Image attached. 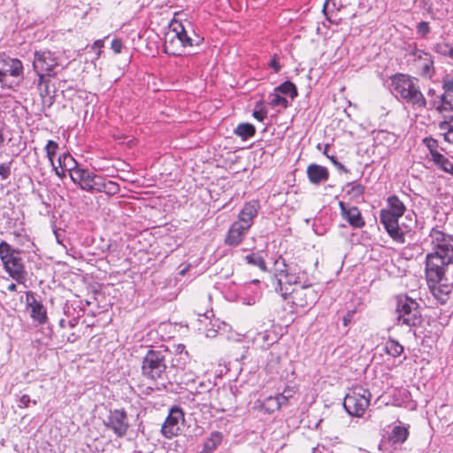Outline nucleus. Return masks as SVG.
<instances>
[{
  "label": "nucleus",
  "mask_w": 453,
  "mask_h": 453,
  "mask_svg": "<svg viewBox=\"0 0 453 453\" xmlns=\"http://www.w3.org/2000/svg\"><path fill=\"white\" fill-rule=\"evenodd\" d=\"M432 251L426 256L425 274L433 295L443 303L452 290L446 272L453 264V235L433 227L427 236Z\"/></svg>",
  "instance_id": "obj_1"
},
{
  "label": "nucleus",
  "mask_w": 453,
  "mask_h": 453,
  "mask_svg": "<svg viewBox=\"0 0 453 453\" xmlns=\"http://www.w3.org/2000/svg\"><path fill=\"white\" fill-rule=\"evenodd\" d=\"M283 280L288 285H299L291 291L293 303L296 306L306 308L312 306L319 299V293L308 282L306 273L301 271L297 265H288L285 259L280 257L274 264V274L271 279V286L274 291L286 299L288 291L283 288Z\"/></svg>",
  "instance_id": "obj_2"
},
{
  "label": "nucleus",
  "mask_w": 453,
  "mask_h": 453,
  "mask_svg": "<svg viewBox=\"0 0 453 453\" xmlns=\"http://www.w3.org/2000/svg\"><path fill=\"white\" fill-rule=\"evenodd\" d=\"M203 41V37L193 30L190 34L180 21L173 19L170 22L169 29L165 35V52L173 56H180L184 48L198 46Z\"/></svg>",
  "instance_id": "obj_3"
},
{
  "label": "nucleus",
  "mask_w": 453,
  "mask_h": 453,
  "mask_svg": "<svg viewBox=\"0 0 453 453\" xmlns=\"http://www.w3.org/2000/svg\"><path fill=\"white\" fill-rule=\"evenodd\" d=\"M391 86L413 109L420 110L426 107L427 100L420 90L418 79L408 74L396 73L391 77Z\"/></svg>",
  "instance_id": "obj_4"
},
{
  "label": "nucleus",
  "mask_w": 453,
  "mask_h": 453,
  "mask_svg": "<svg viewBox=\"0 0 453 453\" xmlns=\"http://www.w3.org/2000/svg\"><path fill=\"white\" fill-rule=\"evenodd\" d=\"M395 313L397 325L417 327L422 324L418 303L407 296L396 297Z\"/></svg>",
  "instance_id": "obj_5"
},
{
  "label": "nucleus",
  "mask_w": 453,
  "mask_h": 453,
  "mask_svg": "<svg viewBox=\"0 0 453 453\" xmlns=\"http://www.w3.org/2000/svg\"><path fill=\"white\" fill-rule=\"evenodd\" d=\"M0 259L5 272L15 280L20 282L25 277V266L20 250L13 249L8 242H0Z\"/></svg>",
  "instance_id": "obj_6"
},
{
  "label": "nucleus",
  "mask_w": 453,
  "mask_h": 453,
  "mask_svg": "<svg viewBox=\"0 0 453 453\" xmlns=\"http://www.w3.org/2000/svg\"><path fill=\"white\" fill-rule=\"evenodd\" d=\"M166 350L150 349L142 363V374L152 380L164 379L166 372Z\"/></svg>",
  "instance_id": "obj_7"
},
{
  "label": "nucleus",
  "mask_w": 453,
  "mask_h": 453,
  "mask_svg": "<svg viewBox=\"0 0 453 453\" xmlns=\"http://www.w3.org/2000/svg\"><path fill=\"white\" fill-rule=\"evenodd\" d=\"M372 394L362 386L354 387L345 396L343 406L354 417H362L370 405Z\"/></svg>",
  "instance_id": "obj_8"
},
{
  "label": "nucleus",
  "mask_w": 453,
  "mask_h": 453,
  "mask_svg": "<svg viewBox=\"0 0 453 453\" xmlns=\"http://www.w3.org/2000/svg\"><path fill=\"white\" fill-rule=\"evenodd\" d=\"M59 65L55 53L50 50H36L34 53L33 68L35 73L45 72L48 77H55Z\"/></svg>",
  "instance_id": "obj_9"
},
{
  "label": "nucleus",
  "mask_w": 453,
  "mask_h": 453,
  "mask_svg": "<svg viewBox=\"0 0 453 453\" xmlns=\"http://www.w3.org/2000/svg\"><path fill=\"white\" fill-rule=\"evenodd\" d=\"M8 76L22 77L23 65L18 58L0 56V87L2 88H11L12 85L8 81Z\"/></svg>",
  "instance_id": "obj_10"
},
{
  "label": "nucleus",
  "mask_w": 453,
  "mask_h": 453,
  "mask_svg": "<svg viewBox=\"0 0 453 453\" xmlns=\"http://www.w3.org/2000/svg\"><path fill=\"white\" fill-rule=\"evenodd\" d=\"M410 55L412 57L413 65L418 70L420 76L431 79L434 75V61L429 52L414 48Z\"/></svg>",
  "instance_id": "obj_11"
},
{
  "label": "nucleus",
  "mask_w": 453,
  "mask_h": 453,
  "mask_svg": "<svg viewBox=\"0 0 453 453\" xmlns=\"http://www.w3.org/2000/svg\"><path fill=\"white\" fill-rule=\"evenodd\" d=\"M184 421V412L181 408L173 406L171 408L161 427L162 434L166 438L178 435L180 431V423Z\"/></svg>",
  "instance_id": "obj_12"
},
{
  "label": "nucleus",
  "mask_w": 453,
  "mask_h": 453,
  "mask_svg": "<svg viewBox=\"0 0 453 453\" xmlns=\"http://www.w3.org/2000/svg\"><path fill=\"white\" fill-rule=\"evenodd\" d=\"M104 425L111 429L117 436H124L129 427L127 412L123 409L111 411Z\"/></svg>",
  "instance_id": "obj_13"
},
{
  "label": "nucleus",
  "mask_w": 453,
  "mask_h": 453,
  "mask_svg": "<svg viewBox=\"0 0 453 453\" xmlns=\"http://www.w3.org/2000/svg\"><path fill=\"white\" fill-rule=\"evenodd\" d=\"M27 306L30 308V316L32 319L39 325H43L47 321V311L43 304L36 300L32 292L26 293Z\"/></svg>",
  "instance_id": "obj_14"
},
{
  "label": "nucleus",
  "mask_w": 453,
  "mask_h": 453,
  "mask_svg": "<svg viewBox=\"0 0 453 453\" xmlns=\"http://www.w3.org/2000/svg\"><path fill=\"white\" fill-rule=\"evenodd\" d=\"M341 214L342 218L353 227L362 228L365 226V222L362 214L357 207L349 206L344 202L339 203Z\"/></svg>",
  "instance_id": "obj_15"
},
{
  "label": "nucleus",
  "mask_w": 453,
  "mask_h": 453,
  "mask_svg": "<svg viewBox=\"0 0 453 453\" xmlns=\"http://www.w3.org/2000/svg\"><path fill=\"white\" fill-rule=\"evenodd\" d=\"M399 218L401 217L388 211L386 209L380 211V223L394 241H402L401 234L396 230L398 228Z\"/></svg>",
  "instance_id": "obj_16"
},
{
  "label": "nucleus",
  "mask_w": 453,
  "mask_h": 453,
  "mask_svg": "<svg viewBox=\"0 0 453 453\" xmlns=\"http://www.w3.org/2000/svg\"><path fill=\"white\" fill-rule=\"evenodd\" d=\"M260 204L257 200H251L246 203L238 215L236 221L248 227H251L254 219L257 216Z\"/></svg>",
  "instance_id": "obj_17"
},
{
  "label": "nucleus",
  "mask_w": 453,
  "mask_h": 453,
  "mask_svg": "<svg viewBox=\"0 0 453 453\" xmlns=\"http://www.w3.org/2000/svg\"><path fill=\"white\" fill-rule=\"evenodd\" d=\"M249 230L250 227L240 224L238 221H234L227 232L225 243L229 246L239 245L248 234Z\"/></svg>",
  "instance_id": "obj_18"
},
{
  "label": "nucleus",
  "mask_w": 453,
  "mask_h": 453,
  "mask_svg": "<svg viewBox=\"0 0 453 453\" xmlns=\"http://www.w3.org/2000/svg\"><path fill=\"white\" fill-rule=\"evenodd\" d=\"M94 174L88 169L73 168L71 171V179L74 183L79 184L80 188L83 190L88 191L91 188Z\"/></svg>",
  "instance_id": "obj_19"
},
{
  "label": "nucleus",
  "mask_w": 453,
  "mask_h": 453,
  "mask_svg": "<svg viewBox=\"0 0 453 453\" xmlns=\"http://www.w3.org/2000/svg\"><path fill=\"white\" fill-rule=\"evenodd\" d=\"M306 173L309 181L313 185H319L327 181L329 179V172L327 168L320 165H309Z\"/></svg>",
  "instance_id": "obj_20"
},
{
  "label": "nucleus",
  "mask_w": 453,
  "mask_h": 453,
  "mask_svg": "<svg viewBox=\"0 0 453 453\" xmlns=\"http://www.w3.org/2000/svg\"><path fill=\"white\" fill-rule=\"evenodd\" d=\"M409 436L408 427L404 426H395L388 434V441L391 444H402Z\"/></svg>",
  "instance_id": "obj_21"
},
{
  "label": "nucleus",
  "mask_w": 453,
  "mask_h": 453,
  "mask_svg": "<svg viewBox=\"0 0 453 453\" xmlns=\"http://www.w3.org/2000/svg\"><path fill=\"white\" fill-rule=\"evenodd\" d=\"M295 390L292 388H286L282 393L275 397H269L268 403H272L276 409H280L282 405H286L288 400L293 397Z\"/></svg>",
  "instance_id": "obj_22"
},
{
  "label": "nucleus",
  "mask_w": 453,
  "mask_h": 453,
  "mask_svg": "<svg viewBox=\"0 0 453 453\" xmlns=\"http://www.w3.org/2000/svg\"><path fill=\"white\" fill-rule=\"evenodd\" d=\"M189 360V356L188 351L184 350V347L178 346V350L175 353V355L172 358V366L179 369V370H184L186 367V365L188 364Z\"/></svg>",
  "instance_id": "obj_23"
},
{
  "label": "nucleus",
  "mask_w": 453,
  "mask_h": 453,
  "mask_svg": "<svg viewBox=\"0 0 453 453\" xmlns=\"http://www.w3.org/2000/svg\"><path fill=\"white\" fill-rule=\"evenodd\" d=\"M434 164L441 171L453 175V162L441 153H435L434 157L431 158Z\"/></svg>",
  "instance_id": "obj_24"
},
{
  "label": "nucleus",
  "mask_w": 453,
  "mask_h": 453,
  "mask_svg": "<svg viewBox=\"0 0 453 453\" xmlns=\"http://www.w3.org/2000/svg\"><path fill=\"white\" fill-rule=\"evenodd\" d=\"M405 220L407 221V223H398V228L396 229L401 234L402 241H396L399 243L405 242V236L410 235L411 233L412 232V228L416 226V220L413 219L412 216H406Z\"/></svg>",
  "instance_id": "obj_25"
},
{
  "label": "nucleus",
  "mask_w": 453,
  "mask_h": 453,
  "mask_svg": "<svg viewBox=\"0 0 453 453\" xmlns=\"http://www.w3.org/2000/svg\"><path fill=\"white\" fill-rule=\"evenodd\" d=\"M387 202L389 206V209L387 210L388 211L400 217L403 215L405 211V206L396 196H390Z\"/></svg>",
  "instance_id": "obj_26"
},
{
  "label": "nucleus",
  "mask_w": 453,
  "mask_h": 453,
  "mask_svg": "<svg viewBox=\"0 0 453 453\" xmlns=\"http://www.w3.org/2000/svg\"><path fill=\"white\" fill-rule=\"evenodd\" d=\"M234 133L242 140H246L255 135L256 128L252 124L241 123L236 127Z\"/></svg>",
  "instance_id": "obj_27"
},
{
  "label": "nucleus",
  "mask_w": 453,
  "mask_h": 453,
  "mask_svg": "<svg viewBox=\"0 0 453 453\" xmlns=\"http://www.w3.org/2000/svg\"><path fill=\"white\" fill-rule=\"evenodd\" d=\"M384 349L389 356L397 357L403 352V346L398 341L389 338L385 343Z\"/></svg>",
  "instance_id": "obj_28"
},
{
  "label": "nucleus",
  "mask_w": 453,
  "mask_h": 453,
  "mask_svg": "<svg viewBox=\"0 0 453 453\" xmlns=\"http://www.w3.org/2000/svg\"><path fill=\"white\" fill-rule=\"evenodd\" d=\"M432 50L435 53L453 60V47L449 42H437L433 45Z\"/></svg>",
  "instance_id": "obj_29"
},
{
  "label": "nucleus",
  "mask_w": 453,
  "mask_h": 453,
  "mask_svg": "<svg viewBox=\"0 0 453 453\" xmlns=\"http://www.w3.org/2000/svg\"><path fill=\"white\" fill-rule=\"evenodd\" d=\"M245 261L249 265L257 266L261 271H266V264L264 257L258 253H251L245 257Z\"/></svg>",
  "instance_id": "obj_30"
},
{
  "label": "nucleus",
  "mask_w": 453,
  "mask_h": 453,
  "mask_svg": "<svg viewBox=\"0 0 453 453\" xmlns=\"http://www.w3.org/2000/svg\"><path fill=\"white\" fill-rule=\"evenodd\" d=\"M276 91L284 95H289L293 99L297 96V88L291 81H285L275 88Z\"/></svg>",
  "instance_id": "obj_31"
},
{
  "label": "nucleus",
  "mask_w": 453,
  "mask_h": 453,
  "mask_svg": "<svg viewBox=\"0 0 453 453\" xmlns=\"http://www.w3.org/2000/svg\"><path fill=\"white\" fill-rule=\"evenodd\" d=\"M427 96H436V99L439 101V103H441L442 104H444L446 106H449V109H450V111H453V104L451 103V100L449 99V96L448 94H446L444 91H443V94L439 96L436 94V91L434 88H430L427 90Z\"/></svg>",
  "instance_id": "obj_32"
},
{
  "label": "nucleus",
  "mask_w": 453,
  "mask_h": 453,
  "mask_svg": "<svg viewBox=\"0 0 453 453\" xmlns=\"http://www.w3.org/2000/svg\"><path fill=\"white\" fill-rule=\"evenodd\" d=\"M424 109H426L427 111L435 110L439 113H442L443 111H450L449 109V106H446L442 104L441 103H439L437 99H429L427 101V105Z\"/></svg>",
  "instance_id": "obj_33"
},
{
  "label": "nucleus",
  "mask_w": 453,
  "mask_h": 453,
  "mask_svg": "<svg viewBox=\"0 0 453 453\" xmlns=\"http://www.w3.org/2000/svg\"><path fill=\"white\" fill-rule=\"evenodd\" d=\"M58 149V144L51 140H50L45 146V152L51 165H53L54 163V157L57 153Z\"/></svg>",
  "instance_id": "obj_34"
},
{
  "label": "nucleus",
  "mask_w": 453,
  "mask_h": 453,
  "mask_svg": "<svg viewBox=\"0 0 453 453\" xmlns=\"http://www.w3.org/2000/svg\"><path fill=\"white\" fill-rule=\"evenodd\" d=\"M365 193V187L359 183H352L350 188L348 190V195L353 199H359Z\"/></svg>",
  "instance_id": "obj_35"
},
{
  "label": "nucleus",
  "mask_w": 453,
  "mask_h": 453,
  "mask_svg": "<svg viewBox=\"0 0 453 453\" xmlns=\"http://www.w3.org/2000/svg\"><path fill=\"white\" fill-rule=\"evenodd\" d=\"M105 180H106L103 176L94 174L91 188L88 190V192L96 191L102 193Z\"/></svg>",
  "instance_id": "obj_36"
},
{
  "label": "nucleus",
  "mask_w": 453,
  "mask_h": 453,
  "mask_svg": "<svg viewBox=\"0 0 453 453\" xmlns=\"http://www.w3.org/2000/svg\"><path fill=\"white\" fill-rule=\"evenodd\" d=\"M441 88L449 96L453 95V78L450 74H446L442 77Z\"/></svg>",
  "instance_id": "obj_37"
},
{
  "label": "nucleus",
  "mask_w": 453,
  "mask_h": 453,
  "mask_svg": "<svg viewBox=\"0 0 453 453\" xmlns=\"http://www.w3.org/2000/svg\"><path fill=\"white\" fill-rule=\"evenodd\" d=\"M222 441V435L219 432H213L211 434V437L208 439L205 443V448L207 449H215L218 445L220 444Z\"/></svg>",
  "instance_id": "obj_38"
},
{
  "label": "nucleus",
  "mask_w": 453,
  "mask_h": 453,
  "mask_svg": "<svg viewBox=\"0 0 453 453\" xmlns=\"http://www.w3.org/2000/svg\"><path fill=\"white\" fill-rule=\"evenodd\" d=\"M119 191V186L118 183L106 180L105 183L104 185L103 193H105L107 195H115Z\"/></svg>",
  "instance_id": "obj_39"
},
{
  "label": "nucleus",
  "mask_w": 453,
  "mask_h": 453,
  "mask_svg": "<svg viewBox=\"0 0 453 453\" xmlns=\"http://www.w3.org/2000/svg\"><path fill=\"white\" fill-rule=\"evenodd\" d=\"M423 143L427 147L430 151L431 158L434 157L435 153H440L437 150L438 142L432 137H426L423 139Z\"/></svg>",
  "instance_id": "obj_40"
},
{
  "label": "nucleus",
  "mask_w": 453,
  "mask_h": 453,
  "mask_svg": "<svg viewBox=\"0 0 453 453\" xmlns=\"http://www.w3.org/2000/svg\"><path fill=\"white\" fill-rule=\"evenodd\" d=\"M270 104L272 106H281L283 108H287L288 105V100L285 97L280 96L279 94H273L271 96Z\"/></svg>",
  "instance_id": "obj_41"
},
{
  "label": "nucleus",
  "mask_w": 453,
  "mask_h": 453,
  "mask_svg": "<svg viewBox=\"0 0 453 453\" xmlns=\"http://www.w3.org/2000/svg\"><path fill=\"white\" fill-rule=\"evenodd\" d=\"M417 32L422 36H426L430 33L429 23L426 21H421L417 25Z\"/></svg>",
  "instance_id": "obj_42"
},
{
  "label": "nucleus",
  "mask_w": 453,
  "mask_h": 453,
  "mask_svg": "<svg viewBox=\"0 0 453 453\" xmlns=\"http://www.w3.org/2000/svg\"><path fill=\"white\" fill-rule=\"evenodd\" d=\"M11 175L10 164H0V176L6 180Z\"/></svg>",
  "instance_id": "obj_43"
},
{
  "label": "nucleus",
  "mask_w": 453,
  "mask_h": 453,
  "mask_svg": "<svg viewBox=\"0 0 453 453\" xmlns=\"http://www.w3.org/2000/svg\"><path fill=\"white\" fill-rule=\"evenodd\" d=\"M122 47H123V44H122V42L120 39L114 38L111 41V48L114 51V53L119 54L121 52Z\"/></svg>",
  "instance_id": "obj_44"
},
{
  "label": "nucleus",
  "mask_w": 453,
  "mask_h": 453,
  "mask_svg": "<svg viewBox=\"0 0 453 453\" xmlns=\"http://www.w3.org/2000/svg\"><path fill=\"white\" fill-rule=\"evenodd\" d=\"M269 65H270L271 68H273L274 70L275 73H279L280 72V70L281 68V65L279 63V59H278L277 55H274L272 58V59L270 60Z\"/></svg>",
  "instance_id": "obj_45"
},
{
  "label": "nucleus",
  "mask_w": 453,
  "mask_h": 453,
  "mask_svg": "<svg viewBox=\"0 0 453 453\" xmlns=\"http://www.w3.org/2000/svg\"><path fill=\"white\" fill-rule=\"evenodd\" d=\"M19 408H27L29 405V403L31 402L30 396L28 395H23L20 396L19 400Z\"/></svg>",
  "instance_id": "obj_46"
},
{
  "label": "nucleus",
  "mask_w": 453,
  "mask_h": 453,
  "mask_svg": "<svg viewBox=\"0 0 453 453\" xmlns=\"http://www.w3.org/2000/svg\"><path fill=\"white\" fill-rule=\"evenodd\" d=\"M36 73L38 75V82H37L38 88H42V85L46 84L47 81H50V80L45 77V76H47L45 72H40V73Z\"/></svg>",
  "instance_id": "obj_47"
},
{
  "label": "nucleus",
  "mask_w": 453,
  "mask_h": 453,
  "mask_svg": "<svg viewBox=\"0 0 453 453\" xmlns=\"http://www.w3.org/2000/svg\"><path fill=\"white\" fill-rule=\"evenodd\" d=\"M252 115L258 121H263L266 117V111L264 110H256L253 111Z\"/></svg>",
  "instance_id": "obj_48"
},
{
  "label": "nucleus",
  "mask_w": 453,
  "mask_h": 453,
  "mask_svg": "<svg viewBox=\"0 0 453 453\" xmlns=\"http://www.w3.org/2000/svg\"><path fill=\"white\" fill-rule=\"evenodd\" d=\"M354 313H355V311H349L346 313V315L343 317V319H342V322H343V325H344L345 326H347L350 323V321H351V319H352V318H353Z\"/></svg>",
  "instance_id": "obj_49"
},
{
  "label": "nucleus",
  "mask_w": 453,
  "mask_h": 453,
  "mask_svg": "<svg viewBox=\"0 0 453 453\" xmlns=\"http://www.w3.org/2000/svg\"><path fill=\"white\" fill-rule=\"evenodd\" d=\"M49 87H50V81H47L46 84L42 85V88H39L40 95L42 97H45V96H49V94H50Z\"/></svg>",
  "instance_id": "obj_50"
},
{
  "label": "nucleus",
  "mask_w": 453,
  "mask_h": 453,
  "mask_svg": "<svg viewBox=\"0 0 453 453\" xmlns=\"http://www.w3.org/2000/svg\"><path fill=\"white\" fill-rule=\"evenodd\" d=\"M331 161L333 162V164L339 169V170H342V171H344V172H348V170L344 167V165L340 163L335 157L332 156L330 157Z\"/></svg>",
  "instance_id": "obj_51"
},
{
  "label": "nucleus",
  "mask_w": 453,
  "mask_h": 453,
  "mask_svg": "<svg viewBox=\"0 0 453 453\" xmlns=\"http://www.w3.org/2000/svg\"><path fill=\"white\" fill-rule=\"evenodd\" d=\"M66 159H71V160H73V158L70 156V155H66V154H63V156H60L58 157V164H59V166L62 167V165L65 164V160Z\"/></svg>",
  "instance_id": "obj_52"
},
{
  "label": "nucleus",
  "mask_w": 453,
  "mask_h": 453,
  "mask_svg": "<svg viewBox=\"0 0 453 453\" xmlns=\"http://www.w3.org/2000/svg\"><path fill=\"white\" fill-rule=\"evenodd\" d=\"M52 167H53V170L55 171V173L60 177V178H63L65 176V170L61 169V170H58L57 166H55V165H51Z\"/></svg>",
  "instance_id": "obj_53"
},
{
  "label": "nucleus",
  "mask_w": 453,
  "mask_h": 453,
  "mask_svg": "<svg viewBox=\"0 0 453 453\" xmlns=\"http://www.w3.org/2000/svg\"><path fill=\"white\" fill-rule=\"evenodd\" d=\"M78 324V319H73L67 321V327L73 328Z\"/></svg>",
  "instance_id": "obj_54"
},
{
  "label": "nucleus",
  "mask_w": 453,
  "mask_h": 453,
  "mask_svg": "<svg viewBox=\"0 0 453 453\" xmlns=\"http://www.w3.org/2000/svg\"><path fill=\"white\" fill-rule=\"evenodd\" d=\"M79 338V335L75 334L74 333L71 334L68 337H67V342H74L75 341H77V339Z\"/></svg>",
  "instance_id": "obj_55"
},
{
  "label": "nucleus",
  "mask_w": 453,
  "mask_h": 453,
  "mask_svg": "<svg viewBox=\"0 0 453 453\" xmlns=\"http://www.w3.org/2000/svg\"><path fill=\"white\" fill-rule=\"evenodd\" d=\"M54 234L56 237V240L58 243H62V234L58 232V230H54Z\"/></svg>",
  "instance_id": "obj_56"
},
{
  "label": "nucleus",
  "mask_w": 453,
  "mask_h": 453,
  "mask_svg": "<svg viewBox=\"0 0 453 453\" xmlns=\"http://www.w3.org/2000/svg\"><path fill=\"white\" fill-rule=\"evenodd\" d=\"M450 133H451V132L447 131V132L443 134V139H444V141H445V142H449V143L453 142H452V140H451V138H450Z\"/></svg>",
  "instance_id": "obj_57"
},
{
  "label": "nucleus",
  "mask_w": 453,
  "mask_h": 453,
  "mask_svg": "<svg viewBox=\"0 0 453 453\" xmlns=\"http://www.w3.org/2000/svg\"><path fill=\"white\" fill-rule=\"evenodd\" d=\"M16 288H17V286H16V284H14V283H12V284H10V285L7 287V289H8L9 291H11V292H14V291H16Z\"/></svg>",
  "instance_id": "obj_58"
},
{
  "label": "nucleus",
  "mask_w": 453,
  "mask_h": 453,
  "mask_svg": "<svg viewBox=\"0 0 453 453\" xmlns=\"http://www.w3.org/2000/svg\"><path fill=\"white\" fill-rule=\"evenodd\" d=\"M59 326L62 327V328H66L67 327V321L65 320V319H61L59 321Z\"/></svg>",
  "instance_id": "obj_59"
},
{
  "label": "nucleus",
  "mask_w": 453,
  "mask_h": 453,
  "mask_svg": "<svg viewBox=\"0 0 453 453\" xmlns=\"http://www.w3.org/2000/svg\"><path fill=\"white\" fill-rule=\"evenodd\" d=\"M104 42L102 40H97L95 42L94 45L95 47L101 48L103 46Z\"/></svg>",
  "instance_id": "obj_60"
},
{
  "label": "nucleus",
  "mask_w": 453,
  "mask_h": 453,
  "mask_svg": "<svg viewBox=\"0 0 453 453\" xmlns=\"http://www.w3.org/2000/svg\"><path fill=\"white\" fill-rule=\"evenodd\" d=\"M4 142V135H3V130L0 128V146Z\"/></svg>",
  "instance_id": "obj_61"
},
{
  "label": "nucleus",
  "mask_w": 453,
  "mask_h": 453,
  "mask_svg": "<svg viewBox=\"0 0 453 453\" xmlns=\"http://www.w3.org/2000/svg\"><path fill=\"white\" fill-rule=\"evenodd\" d=\"M327 150H328V145H326V147H325V150H324V152H323V153H324V154H325L328 158H330L331 157L327 154Z\"/></svg>",
  "instance_id": "obj_62"
},
{
  "label": "nucleus",
  "mask_w": 453,
  "mask_h": 453,
  "mask_svg": "<svg viewBox=\"0 0 453 453\" xmlns=\"http://www.w3.org/2000/svg\"><path fill=\"white\" fill-rule=\"evenodd\" d=\"M251 282H252V283H258V282H259V280H253Z\"/></svg>",
  "instance_id": "obj_63"
},
{
  "label": "nucleus",
  "mask_w": 453,
  "mask_h": 453,
  "mask_svg": "<svg viewBox=\"0 0 453 453\" xmlns=\"http://www.w3.org/2000/svg\"><path fill=\"white\" fill-rule=\"evenodd\" d=\"M327 4H327V2H326V3H325V5H324V9H326V8Z\"/></svg>",
  "instance_id": "obj_64"
}]
</instances>
